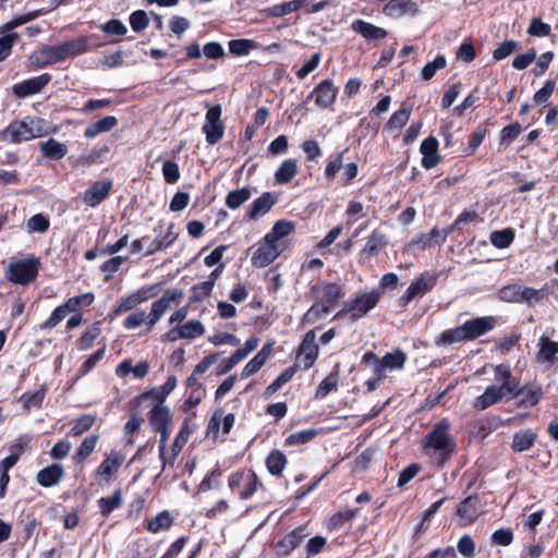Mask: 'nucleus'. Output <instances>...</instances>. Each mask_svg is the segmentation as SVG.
Segmentation results:
<instances>
[{"mask_svg":"<svg viewBox=\"0 0 558 558\" xmlns=\"http://www.w3.org/2000/svg\"><path fill=\"white\" fill-rule=\"evenodd\" d=\"M422 449L429 462L438 469L451 459L457 450V441L448 418H441L433 425L422 439Z\"/></svg>","mask_w":558,"mask_h":558,"instance_id":"nucleus-1","label":"nucleus"},{"mask_svg":"<svg viewBox=\"0 0 558 558\" xmlns=\"http://www.w3.org/2000/svg\"><path fill=\"white\" fill-rule=\"evenodd\" d=\"M230 492L242 500L252 498L257 492L264 490V484L252 469H240L228 477Z\"/></svg>","mask_w":558,"mask_h":558,"instance_id":"nucleus-2","label":"nucleus"},{"mask_svg":"<svg viewBox=\"0 0 558 558\" xmlns=\"http://www.w3.org/2000/svg\"><path fill=\"white\" fill-rule=\"evenodd\" d=\"M46 133L44 120L31 119L28 121H14L2 132V138L12 143H20L40 137Z\"/></svg>","mask_w":558,"mask_h":558,"instance_id":"nucleus-3","label":"nucleus"},{"mask_svg":"<svg viewBox=\"0 0 558 558\" xmlns=\"http://www.w3.org/2000/svg\"><path fill=\"white\" fill-rule=\"evenodd\" d=\"M378 301L379 293L376 291L359 294L351 302L347 303L341 311L337 312L333 318L349 316L351 322H355L373 310Z\"/></svg>","mask_w":558,"mask_h":558,"instance_id":"nucleus-4","label":"nucleus"},{"mask_svg":"<svg viewBox=\"0 0 558 558\" xmlns=\"http://www.w3.org/2000/svg\"><path fill=\"white\" fill-rule=\"evenodd\" d=\"M39 260L35 257L13 260L5 270V278L15 284H28L38 275Z\"/></svg>","mask_w":558,"mask_h":558,"instance_id":"nucleus-5","label":"nucleus"},{"mask_svg":"<svg viewBox=\"0 0 558 558\" xmlns=\"http://www.w3.org/2000/svg\"><path fill=\"white\" fill-rule=\"evenodd\" d=\"M184 298L183 290L171 288L165 291L161 298L151 303L149 311L148 329H153L163 314L172 306H178Z\"/></svg>","mask_w":558,"mask_h":558,"instance_id":"nucleus-6","label":"nucleus"},{"mask_svg":"<svg viewBox=\"0 0 558 558\" xmlns=\"http://www.w3.org/2000/svg\"><path fill=\"white\" fill-rule=\"evenodd\" d=\"M161 290V283L144 286L138 290L121 299V302L114 307L113 314L120 315L134 310L137 305L157 296Z\"/></svg>","mask_w":558,"mask_h":558,"instance_id":"nucleus-7","label":"nucleus"},{"mask_svg":"<svg viewBox=\"0 0 558 558\" xmlns=\"http://www.w3.org/2000/svg\"><path fill=\"white\" fill-rule=\"evenodd\" d=\"M148 398H154L157 400V403L149 412V423L153 429L155 430L161 427H170L172 422V414L169 408L163 404L165 396L155 393V390H149L143 392L137 399L144 400Z\"/></svg>","mask_w":558,"mask_h":558,"instance_id":"nucleus-8","label":"nucleus"},{"mask_svg":"<svg viewBox=\"0 0 558 558\" xmlns=\"http://www.w3.org/2000/svg\"><path fill=\"white\" fill-rule=\"evenodd\" d=\"M438 275L428 271L423 272L407 289L404 294L399 299L401 306H407L412 300L422 298L429 292L437 283Z\"/></svg>","mask_w":558,"mask_h":558,"instance_id":"nucleus-9","label":"nucleus"},{"mask_svg":"<svg viewBox=\"0 0 558 558\" xmlns=\"http://www.w3.org/2000/svg\"><path fill=\"white\" fill-rule=\"evenodd\" d=\"M283 243H274L265 241L253 253L251 257L252 265L258 268L270 265L284 251Z\"/></svg>","mask_w":558,"mask_h":558,"instance_id":"nucleus-10","label":"nucleus"},{"mask_svg":"<svg viewBox=\"0 0 558 558\" xmlns=\"http://www.w3.org/2000/svg\"><path fill=\"white\" fill-rule=\"evenodd\" d=\"M315 340V332L310 330L300 344L296 363L304 369L312 367L318 356L319 349Z\"/></svg>","mask_w":558,"mask_h":558,"instance_id":"nucleus-11","label":"nucleus"},{"mask_svg":"<svg viewBox=\"0 0 558 558\" xmlns=\"http://www.w3.org/2000/svg\"><path fill=\"white\" fill-rule=\"evenodd\" d=\"M483 513L481 499L477 495H471L464 498L457 508V517L462 526H466Z\"/></svg>","mask_w":558,"mask_h":558,"instance_id":"nucleus-12","label":"nucleus"},{"mask_svg":"<svg viewBox=\"0 0 558 558\" xmlns=\"http://www.w3.org/2000/svg\"><path fill=\"white\" fill-rule=\"evenodd\" d=\"M338 95V87L335 86L331 80L322 81L308 95V98L314 97L315 104L322 109L329 108L336 101Z\"/></svg>","mask_w":558,"mask_h":558,"instance_id":"nucleus-13","label":"nucleus"},{"mask_svg":"<svg viewBox=\"0 0 558 558\" xmlns=\"http://www.w3.org/2000/svg\"><path fill=\"white\" fill-rule=\"evenodd\" d=\"M313 291L316 292V300L331 311L338 305L339 301L344 295L341 286L337 283H322L314 286Z\"/></svg>","mask_w":558,"mask_h":558,"instance_id":"nucleus-14","label":"nucleus"},{"mask_svg":"<svg viewBox=\"0 0 558 558\" xmlns=\"http://www.w3.org/2000/svg\"><path fill=\"white\" fill-rule=\"evenodd\" d=\"M50 81L51 75L48 73L25 80L13 86V94L19 98H25L41 92L50 83Z\"/></svg>","mask_w":558,"mask_h":558,"instance_id":"nucleus-15","label":"nucleus"},{"mask_svg":"<svg viewBox=\"0 0 558 558\" xmlns=\"http://www.w3.org/2000/svg\"><path fill=\"white\" fill-rule=\"evenodd\" d=\"M124 460L125 456L122 452L111 450L96 469L95 476L108 483L111 480V476L118 472Z\"/></svg>","mask_w":558,"mask_h":558,"instance_id":"nucleus-16","label":"nucleus"},{"mask_svg":"<svg viewBox=\"0 0 558 558\" xmlns=\"http://www.w3.org/2000/svg\"><path fill=\"white\" fill-rule=\"evenodd\" d=\"M418 12V5L412 0H389L383 8V13L390 19H400L407 14L415 16Z\"/></svg>","mask_w":558,"mask_h":558,"instance_id":"nucleus-17","label":"nucleus"},{"mask_svg":"<svg viewBox=\"0 0 558 558\" xmlns=\"http://www.w3.org/2000/svg\"><path fill=\"white\" fill-rule=\"evenodd\" d=\"M495 318L492 316L478 317L462 324L466 341L474 340L495 327Z\"/></svg>","mask_w":558,"mask_h":558,"instance_id":"nucleus-18","label":"nucleus"},{"mask_svg":"<svg viewBox=\"0 0 558 558\" xmlns=\"http://www.w3.org/2000/svg\"><path fill=\"white\" fill-rule=\"evenodd\" d=\"M509 392L497 384L488 386L484 392L474 400V408L478 411L486 410L487 408L496 404L502 399L508 398Z\"/></svg>","mask_w":558,"mask_h":558,"instance_id":"nucleus-19","label":"nucleus"},{"mask_svg":"<svg viewBox=\"0 0 558 558\" xmlns=\"http://www.w3.org/2000/svg\"><path fill=\"white\" fill-rule=\"evenodd\" d=\"M89 41V36H80L58 45L62 61L87 52L90 49Z\"/></svg>","mask_w":558,"mask_h":558,"instance_id":"nucleus-20","label":"nucleus"},{"mask_svg":"<svg viewBox=\"0 0 558 558\" xmlns=\"http://www.w3.org/2000/svg\"><path fill=\"white\" fill-rule=\"evenodd\" d=\"M351 29L354 33L360 34L367 41L381 40L385 39L388 35V32L385 28L376 26L361 19L352 22Z\"/></svg>","mask_w":558,"mask_h":558,"instance_id":"nucleus-21","label":"nucleus"},{"mask_svg":"<svg viewBox=\"0 0 558 558\" xmlns=\"http://www.w3.org/2000/svg\"><path fill=\"white\" fill-rule=\"evenodd\" d=\"M494 380L495 384L502 387L505 390H508L510 396H517L520 393L518 391V380L512 375L511 369L506 364H498L494 366Z\"/></svg>","mask_w":558,"mask_h":558,"instance_id":"nucleus-22","label":"nucleus"},{"mask_svg":"<svg viewBox=\"0 0 558 558\" xmlns=\"http://www.w3.org/2000/svg\"><path fill=\"white\" fill-rule=\"evenodd\" d=\"M112 183L110 181H97L84 192L83 201L90 207L98 206L108 195Z\"/></svg>","mask_w":558,"mask_h":558,"instance_id":"nucleus-23","label":"nucleus"},{"mask_svg":"<svg viewBox=\"0 0 558 558\" xmlns=\"http://www.w3.org/2000/svg\"><path fill=\"white\" fill-rule=\"evenodd\" d=\"M276 203L277 197H275L270 192H265L253 201L246 216L250 220H256L266 215Z\"/></svg>","mask_w":558,"mask_h":558,"instance_id":"nucleus-24","label":"nucleus"},{"mask_svg":"<svg viewBox=\"0 0 558 558\" xmlns=\"http://www.w3.org/2000/svg\"><path fill=\"white\" fill-rule=\"evenodd\" d=\"M420 150L423 155L422 166L429 170L438 165L440 157L438 155V141L434 136H428L421 143Z\"/></svg>","mask_w":558,"mask_h":558,"instance_id":"nucleus-25","label":"nucleus"},{"mask_svg":"<svg viewBox=\"0 0 558 558\" xmlns=\"http://www.w3.org/2000/svg\"><path fill=\"white\" fill-rule=\"evenodd\" d=\"M407 361V355L401 350H396L392 353H387L380 359L377 367L374 368L375 374H379V378H385V369H401Z\"/></svg>","mask_w":558,"mask_h":558,"instance_id":"nucleus-26","label":"nucleus"},{"mask_svg":"<svg viewBox=\"0 0 558 558\" xmlns=\"http://www.w3.org/2000/svg\"><path fill=\"white\" fill-rule=\"evenodd\" d=\"M272 352V344L267 343L264 344L263 348L257 352V354L251 359L247 364L244 366L241 373V377L243 379L253 376L257 373L264 364L268 361L270 354Z\"/></svg>","mask_w":558,"mask_h":558,"instance_id":"nucleus-27","label":"nucleus"},{"mask_svg":"<svg viewBox=\"0 0 558 558\" xmlns=\"http://www.w3.org/2000/svg\"><path fill=\"white\" fill-rule=\"evenodd\" d=\"M63 474L62 465L53 463L40 470L36 475V481L43 487H51L61 482Z\"/></svg>","mask_w":558,"mask_h":558,"instance_id":"nucleus-28","label":"nucleus"},{"mask_svg":"<svg viewBox=\"0 0 558 558\" xmlns=\"http://www.w3.org/2000/svg\"><path fill=\"white\" fill-rule=\"evenodd\" d=\"M31 60L36 68H46L48 65L62 62V58L57 46H49L39 50L32 56Z\"/></svg>","mask_w":558,"mask_h":558,"instance_id":"nucleus-29","label":"nucleus"},{"mask_svg":"<svg viewBox=\"0 0 558 558\" xmlns=\"http://www.w3.org/2000/svg\"><path fill=\"white\" fill-rule=\"evenodd\" d=\"M388 244L387 236L379 230H373L367 238L361 255L367 258L378 255V253Z\"/></svg>","mask_w":558,"mask_h":558,"instance_id":"nucleus-30","label":"nucleus"},{"mask_svg":"<svg viewBox=\"0 0 558 558\" xmlns=\"http://www.w3.org/2000/svg\"><path fill=\"white\" fill-rule=\"evenodd\" d=\"M118 125V119L113 116H107L86 126L84 135L87 138H94L101 133L109 132Z\"/></svg>","mask_w":558,"mask_h":558,"instance_id":"nucleus-31","label":"nucleus"},{"mask_svg":"<svg viewBox=\"0 0 558 558\" xmlns=\"http://www.w3.org/2000/svg\"><path fill=\"white\" fill-rule=\"evenodd\" d=\"M39 149L44 157L52 160H60L68 154L65 144L58 142L54 138H49L39 144Z\"/></svg>","mask_w":558,"mask_h":558,"instance_id":"nucleus-32","label":"nucleus"},{"mask_svg":"<svg viewBox=\"0 0 558 558\" xmlns=\"http://www.w3.org/2000/svg\"><path fill=\"white\" fill-rule=\"evenodd\" d=\"M294 231V223L289 220H278L272 226L270 232H268L265 236V241L274 242V243H282L281 240Z\"/></svg>","mask_w":558,"mask_h":558,"instance_id":"nucleus-33","label":"nucleus"},{"mask_svg":"<svg viewBox=\"0 0 558 558\" xmlns=\"http://www.w3.org/2000/svg\"><path fill=\"white\" fill-rule=\"evenodd\" d=\"M306 536L303 527H296L288 533L279 543L278 546L282 554L289 555L293 551Z\"/></svg>","mask_w":558,"mask_h":558,"instance_id":"nucleus-34","label":"nucleus"},{"mask_svg":"<svg viewBox=\"0 0 558 558\" xmlns=\"http://www.w3.org/2000/svg\"><path fill=\"white\" fill-rule=\"evenodd\" d=\"M539 351L537 360L542 362L553 363L558 354V342L550 340L546 336H542L538 341Z\"/></svg>","mask_w":558,"mask_h":558,"instance_id":"nucleus-35","label":"nucleus"},{"mask_svg":"<svg viewBox=\"0 0 558 558\" xmlns=\"http://www.w3.org/2000/svg\"><path fill=\"white\" fill-rule=\"evenodd\" d=\"M174 226L170 223L167 232L162 236H157L149 245L146 256H150L157 252H160L170 246L178 238V234L173 231Z\"/></svg>","mask_w":558,"mask_h":558,"instance_id":"nucleus-36","label":"nucleus"},{"mask_svg":"<svg viewBox=\"0 0 558 558\" xmlns=\"http://www.w3.org/2000/svg\"><path fill=\"white\" fill-rule=\"evenodd\" d=\"M518 391H520V393H518L517 396H510V398L520 397L519 405L525 408L535 407L543 396V390L541 387L526 389L525 387L520 388V386L518 385Z\"/></svg>","mask_w":558,"mask_h":558,"instance_id":"nucleus-37","label":"nucleus"},{"mask_svg":"<svg viewBox=\"0 0 558 558\" xmlns=\"http://www.w3.org/2000/svg\"><path fill=\"white\" fill-rule=\"evenodd\" d=\"M265 463L271 475L279 476L284 470L288 460L282 451L275 449L267 456Z\"/></svg>","mask_w":558,"mask_h":558,"instance_id":"nucleus-38","label":"nucleus"},{"mask_svg":"<svg viewBox=\"0 0 558 558\" xmlns=\"http://www.w3.org/2000/svg\"><path fill=\"white\" fill-rule=\"evenodd\" d=\"M298 173V166L294 159L284 160L275 172V181L278 184L289 183Z\"/></svg>","mask_w":558,"mask_h":558,"instance_id":"nucleus-39","label":"nucleus"},{"mask_svg":"<svg viewBox=\"0 0 558 558\" xmlns=\"http://www.w3.org/2000/svg\"><path fill=\"white\" fill-rule=\"evenodd\" d=\"M536 434L530 429L520 430L513 435L512 449L515 452L529 450L535 442Z\"/></svg>","mask_w":558,"mask_h":558,"instance_id":"nucleus-40","label":"nucleus"},{"mask_svg":"<svg viewBox=\"0 0 558 558\" xmlns=\"http://www.w3.org/2000/svg\"><path fill=\"white\" fill-rule=\"evenodd\" d=\"M466 341L465 335L463 332L462 326H458L456 328L447 329L442 331L436 339V345H451L457 342Z\"/></svg>","mask_w":558,"mask_h":558,"instance_id":"nucleus-41","label":"nucleus"},{"mask_svg":"<svg viewBox=\"0 0 558 558\" xmlns=\"http://www.w3.org/2000/svg\"><path fill=\"white\" fill-rule=\"evenodd\" d=\"M172 524L173 518L171 517V514L168 511H161L147 522L146 529L150 533L156 534L169 530Z\"/></svg>","mask_w":558,"mask_h":558,"instance_id":"nucleus-42","label":"nucleus"},{"mask_svg":"<svg viewBox=\"0 0 558 558\" xmlns=\"http://www.w3.org/2000/svg\"><path fill=\"white\" fill-rule=\"evenodd\" d=\"M251 195L252 192L248 187L233 190L227 194L225 204L230 209H238L251 198Z\"/></svg>","mask_w":558,"mask_h":558,"instance_id":"nucleus-43","label":"nucleus"},{"mask_svg":"<svg viewBox=\"0 0 558 558\" xmlns=\"http://www.w3.org/2000/svg\"><path fill=\"white\" fill-rule=\"evenodd\" d=\"M95 300V295L92 292H87L81 295L70 298L63 303L64 308L68 313H78L81 308L88 307Z\"/></svg>","mask_w":558,"mask_h":558,"instance_id":"nucleus-44","label":"nucleus"},{"mask_svg":"<svg viewBox=\"0 0 558 558\" xmlns=\"http://www.w3.org/2000/svg\"><path fill=\"white\" fill-rule=\"evenodd\" d=\"M522 290L523 286L512 283L499 289L497 295L504 302L522 303Z\"/></svg>","mask_w":558,"mask_h":558,"instance_id":"nucleus-45","label":"nucleus"},{"mask_svg":"<svg viewBox=\"0 0 558 558\" xmlns=\"http://www.w3.org/2000/svg\"><path fill=\"white\" fill-rule=\"evenodd\" d=\"M331 312L327 306L320 303L318 300L308 308V311L302 317L303 325H312L318 322L324 316Z\"/></svg>","mask_w":558,"mask_h":558,"instance_id":"nucleus-46","label":"nucleus"},{"mask_svg":"<svg viewBox=\"0 0 558 558\" xmlns=\"http://www.w3.org/2000/svg\"><path fill=\"white\" fill-rule=\"evenodd\" d=\"M229 51L234 56H246L259 45L253 39H232L228 44Z\"/></svg>","mask_w":558,"mask_h":558,"instance_id":"nucleus-47","label":"nucleus"},{"mask_svg":"<svg viewBox=\"0 0 558 558\" xmlns=\"http://www.w3.org/2000/svg\"><path fill=\"white\" fill-rule=\"evenodd\" d=\"M98 435H92L82 441L73 457L75 462H84L93 453L98 442Z\"/></svg>","mask_w":558,"mask_h":558,"instance_id":"nucleus-48","label":"nucleus"},{"mask_svg":"<svg viewBox=\"0 0 558 558\" xmlns=\"http://www.w3.org/2000/svg\"><path fill=\"white\" fill-rule=\"evenodd\" d=\"M100 335V325L99 323L93 324L90 327H88L80 337L77 341V348L78 350L85 351L93 347L95 340Z\"/></svg>","mask_w":558,"mask_h":558,"instance_id":"nucleus-49","label":"nucleus"},{"mask_svg":"<svg viewBox=\"0 0 558 558\" xmlns=\"http://www.w3.org/2000/svg\"><path fill=\"white\" fill-rule=\"evenodd\" d=\"M99 509L102 515H109L114 509L122 505L121 490H116L110 497H102L98 500Z\"/></svg>","mask_w":558,"mask_h":558,"instance_id":"nucleus-50","label":"nucleus"},{"mask_svg":"<svg viewBox=\"0 0 558 558\" xmlns=\"http://www.w3.org/2000/svg\"><path fill=\"white\" fill-rule=\"evenodd\" d=\"M203 132L206 135V142L209 145L218 143L225 134V125L222 122L209 123L205 122L203 125Z\"/></svg>","mask_w":558,"mask_h":558,"instance_id":"nucleus-51","label":"nucleus"},{"mask_svg":"<svg viewBox=\"0 0 558 558\" xmlns=\"http://www.w3.org/2000/svg\"><path fill=\"white\" fill-rule=\"evenodd\" d=\"M149 313L146 314L144 310H136L131 312L123 320V327L128 330L135 329L146 324L148 326Z\"/></svg>","mask_w":558,"mask_h":558,"instance_id":"nucleus-52","label":"nucleus"},{"mask_svg":"<svg viewBox=\"0 0 558 558\" xmlns=\"http://www.w3.org/2000/svg\"><path fill=\"white\" fill-rule=\"evenodd\" d=\"M514 240V232L512 229H504L494 231L490 234V242L497 248H506L511 245Z\"/></svg>","mask_w":558,"mask_h":558,"instance_id":"nucleus-53","label":"nucleus"},{"mask_svg":"<svg viewBox=\"0 0 558 558\" xmlns=\"http://www.w3.org/2000/svg\"><path fill=\"white\" fill-rule=\"evenodd\" d=\"M96 421V416L92 414H84L73 421L71 434L75 437L81 436L89 430Z\"/></svg>","mask_w":558,"mask_h":558,"instance_id":"nucleus-54","label":"nucleus"},{"mask_svg":"<svg viewBox=\"0 0 558 558\" xmlns=\"http://www.w3.org/2000/svg\"><path fill=\"white\" fill-rule=\"evenodd\" d=\"M49 227V218L43 214H36L32 216L26 222V228L29 233H45L48 231Z\"/></svg>","mask_w":558,"mask_h":558,"instance_id":"nucleus-55","label":"nucleus"},{"mask_svg":"<svg viewBox=\"0 0 558 558\" xmlns=\"http://www.w3.org/2000/svg\"><path fill=\"white\" fill-rule=\"evenodd\" d=\"M46 396V389L41 387L40 389L33 392H25L21 397V401L23 403L24 409L31 410L32 408H38L41 405Z\"/></svg>","mask_w":558,"mask_h":558,"instance_id":"nucleus-56","label":"nucleus"},{"mask_svg":"<svg viewBox=\"0 0 558 558\" xmlns=\"http://www.w3.org/2000/svg\"><path fill=\"white\" fill-rule=\"evenodd\" d=\"M183 339L193 340L205 333V327L199 320H190L180 325Z\"/></svg>","mask_w":558,"mask_h":558,"instance_id":"nucleus-57","label":"nucleus"},{"mask_svg":"<svg viewBox=\"0 0 558 558\" xmlns=\"http://www.w3.org/2000/svg\"><path fill=\"white\" fill-rule=\"evenodd\" d=\"M548 295V292L546 289H534L531 287H524L522 290V303H526L527 305L532 306L536 303L542 302L546 296Z\"/></svg>","mask_w":558,"mask_h":558,"instance_id":"nucleus-58","label":"nucleus"},{"mask_svg":"<svg viewBox=\"0 0 558 558\" xmlns=\"http://www.w3.org/2000/svg\"><path fill=\"white\" fill-rule=\"evenodd\" d=\"M317 434H318L317 430L313 429V428L295 432V433L290 434L287 437L286 444L288 446H298V445L307 444L308 441L314 439Z\"/></svg>","mask_w":558,"mask_h":558,"instance_id":"nucleus-59","label":"nucleus"},{"mask_svg":"<svg viewBox=\"0 0 558 558\" xmlns=\"http://www.w3.org/2000/svg\"><path fill=\"white\" fill-rule=\"evenodd\" d=\"M411 116V110L409 108H401L400 110L393 112V114L388 120L386 126L389 130H400L402 129L407 122L409 121Z\"/></svg>","mask_w":558,"mask_h":558,"instance_id":"nucleus-60","label":"nucleus"},{"mask_svg":"<svg viewBox=\"0 0 558 558\" xmlns=\"http://www.w3.org/2000/svg\"><path fill=\"white\" fill-rule=\"evenodd\" d=\"M295 374L294 367L286 368L265 390L266 396H271L278 391L284 384L290 381Z\"/></svg>","mask_w":558,"mask_h":558,"instance_id":"nucleus-61","label":"nucleus"},{"mask_svg":"<svg viewBox=\"0 0 558 558\" xmlns=\"http://www.w3.org/2000/svg\"><path fill=\"white\" fill-rule=\"evenodd\" d=\"M128 260V257L125 256H113L109 259H107L102 265L100 266V270L102 272H106L105 281H109L112 278V275L119 271L122 264Z\"/></svg>","mask_w":558,"mask_h":558,"instance_id":"nucleus-62","label":"nucleus"},{"mask_svg":"<svg viewBox=\"0 0 558 558\" xmlns=\"http://www.w3.org/2000/svg\"><path fill=\"white\" fill-rule=\"evenodd\" d=\"M296 3H292L291 1L282 2L279 4H275L265 9L263 12L266 16L270 17H281L288 15L292 12H295Z\"/></svg>","mask_w":558,"mask_h":558,"instance_id":"nucleus-63","label":"nucleus"},{"mask_svg":"<svg viewBox=\"0 0 558 558\" xmlns=\"http://www.w3.org/2000/svg\"><path fill=\"white\" fill-rule=\"evenodd\" d=\"M69 315L68 311L64 308L63 304L59 305L51 313L50 317L45 320L40 325L41 330L53 329L57 327L66 316Z\"/></svg>","mask_w":558,"mask_h":558,"instance_id":"nucleus-64","label":"nucleus"}]
</instances>
